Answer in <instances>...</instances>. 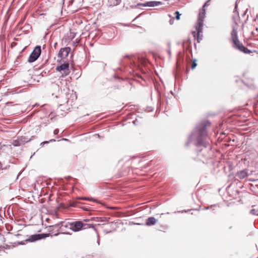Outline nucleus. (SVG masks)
<instances>
[{
    "instance_id": "nucleus-1",
    "label": "nucleus",
    "mask_w": 258,
    "mask_h": 258,
    "mask_svg": "<svg viewBox=\"0 0 258 258\" xmlns=\"http://www.w3.org/2000/svg\"><path fill=\"white\" fill-rule=\"evenodd\" d=\"M211 125L209 120H203L197 123L191 133L188 135L185 146L188 147L189 145L200 148L195 151L194 153L196 156L193 155L192 158L195 161H201L204 162L205 153L204 148H206L209 144L207 141L208 132L207 127Z\"/></svg>"
},
{
    "instance_id": "nucleus-2",
    "label": "nucleus",
    "mask_w": 258,
    "mask_h": 258,
    "mask_svg": "<svg viewBox=\"0 0 258 258\" xmlns=\"http://www.w3.org/2000/svg\"><path fill=\"white\" fill-rule=\"evenodd\" d=\"M208 6L207 2H206L202 9L200 10L198 18L197 20V24L196 26V31H192V34L193 36L197 39L198 43L200 42V41L202 39V32H203V27L204 25V20L206 15V9L205 8Z\"/></svg>"
},
{
    "instance_id": "nucleus-3",
    "label": "nucleus",
    "mask_w": 258,
    "mask_h": 258,
    "mask_svg": "<svg viewBox=\"0 0 258 258\" xmlns=\"http://www.w3.org/2000/svg\"><path fill=\"white\" fill-rule=\"evenodd\" d=\"M231 36L233 48H236L245 54H249L251 52V51L250 49L244 46L239 41L237 36V30L234 25H232V30L231 32Z\"/></svg>"
},
{
    "instance_id": "nucleus-4",
    "label": "nucleus",
    "mask_w": 258,
    "mask_h": 258,
    "mask_svg": "<svg viewBox=\"0 0 258 258\" xmlns=\"http://www.w3.org/2000/svg\"><path fill=\"white\" fill-rule=\"evenodd\" d=\"M71 230L74 232H77L82 229H87L91 227V225L83 223L81 221H76L71 222Z\"/></svg>"
},
{
    "instance_id": "nucleus-5",
    "label": "nucleus",
    "mask_w": 258,
    "mask_h": 258,
    "mask_svg": "<svg viewBox=\"0 0 258 258\" xmlns=\"http://www.w3.org/2000/svg\"><path fill=\"white\" fill-rule=\"evenodd\" d=\"M57 228V231H60L63 233H68L67 230L69 229L71 230V222H60L58 223L55 224L54 226Z\"/></svg>"
},
{
    "instance_id": "nucleus-6",
    "label": "nucleus",
    "mask_w": 258,
    "mask_h": 258,
    "mask_svg": "<svg viewBox=\"0 0 258 258\" xmlns=\"http://www.w3.org/2000/svg\"><path fill=\"white\" fill-rule=\"evenodd\" d=\"M41 52V47L40 46H36L28 58V61L29 62H33L35 61L40 56Z\"/></svg>"
},
{
    "instance_id": "nucleus-7",
    "label": "nucleus",
    "mask_w": 258,
    "mask_h": 258,
    "mask_svg": "<svg viewBox=\"0 0 258 258\" xmlns=\"http://www.w3.org/2000/svg\"><path fill=\"white\" fill-rule=\"evenodd\" d=\"M56 70L62 74L61 77L67 76L69 74V64L64 63L56 68Z\"/></svg>"
},
{
    "instance_id": "nucleus-8",
    "label": "nucleus",
    "mask_w": 258,
    "mask_h": 258,
    "mask_svg": "<svg viewBox=\"0 0 258 258\" xmlns=\"http://www.w3.org/2000/svg\"><path fill=\"white\" fill-rule=\"evenodd\" d=\"M50 234H38L31 235L28 239L26 240L27 241L33 242L37 240L45 238L49 236Z\"/></svg>"
},
{
    "instance_id": "nucleus-9",
    "label": "nucleus",
    "mask_w": 258,
    "mask_h": 258,
    "mask_svg": "<svg viewBox=\"0 0 258 258\" xmlns=\"http://www.w3.org/2000/svg\"><path fill=\"white\" fill-rule=\"evenodd\" d=\"M70 51L71 48L69 47L62 48L58 52V56L61 58H66L68 56Z\"/></svg>"
},
{
    "instance_id": "nucleus-10",
    "label": "nucleus",
    "mask_w": 258,
    "mask_h": 258,
    "mask_svg": "<svg viewBox=\"0 0 258 258\" xmlns=\"http://www.w3.org/2000/svg\"><path fill=\"white\" fill-rule=\"evenodd\" d=\"M178 73H179L180 70L181 69V68L180 67L181 61H182V62L183 63V66H182L183 70H184L185 68V69L186 68L187 63H186V61H185V62H184V58H183V55H182L181 52L178 51Z\"/></svg>"
},
{
    "instance_id": "nucleus-11",
    "label": "nucleus",
    "mask_w": 258,
    "mask_h": 258,
    "mask_svg": "<svg viewBox=\"0 0 258 258\" xmlns=\"http://www.w3.org/2000/svg\"><path fill=\"white\" fill-rule=\"evenodd\" d=\"M161 2H157V1H151L146 2L145 4H140V5L144 6V7H154L159 5H162Z\"/></svg>"
},
{
    "instance_id": "nucleus-12",
    "label": "nucleus",
    "mask_w": 258,
    "mask_h": 258,
    "mask_svg": "<svg viewBox=\"0 0 258 258\" xmlns=\"http://www.w3.org/2000/svg\"><path fill=\"white\" fill-rule=\"evenodd\" d=\"M158 220L156 219L154 217H149L146 221V225L147 226H151L155 225Z\"/></svg>"
},
{
    "instance_id": "nucleus-13",
    "label": "nucleus",
    "mask_w": 258,
    "mask_h": 258,
    "mask_svg": "<svg viewBox=\"0 0 258 258\" xmlns=\"http://www.w3.org/2000/svg\"><path fill=\"white\" fill-rule=\"evenodd\" d=\"M236 176L240 179H243L248 176L246 170H242L237 173Z\"/></svg>"
},
{
    "instance_id": "nucleus-14",
    "label": "nucleus",
    "mask_w": 258,
    "mask_h": 258,
    "mask_svg": "<svg viewBox=\"0 0 258 258\" xmlns=\"http://www.w3.org/2000/svg\"><path fill=\"white\" fill-rule=\"evenodd\" d=\"M78 199H80V200H83L89 201H93V202L97 203V200L96 199H94L92 198H86V197H79V198H78Z\"/></svg>"
},
{
    "instance_id": "nucleus-15",
    "label": "nucleus",
    "mask_w": 258,
    "mask_h": 258,
    "mask_svg": "<svg viewBox=\"0 0 258 258\" xmlns=\"http://www.w3.org/2000/svg\"><path fill=\"white\" fill-rule=\"evenodd\" d=\"M109 3L110 4V6H115L118 5L120 1L118 0H110Z\"/></svg>"
},
{
    "instance_id": "nucleus-16",
    "label": "nucleus",
    "mask_w": 258,
    "mask_h": 258,
    "mask_svg": "<svg viewBox=\"0 0 258 258\" xmlns=\"http://www.w3.org/2000/svg\"><path fill=\"white\" fill-rule=\"evenodd\" d=\"M54 225H55V224L52 225H50L48 227L49 232H52V233L54 231L57 232V228L54 226ZM58 232L59 231H58Z\"/></svg>"
},
{
    "instance_id": "nucleus-17",
    "label": "nucleus",
    "mask_w": 258,
    "mask_h": 258,
    "mask_svg": "<svg viewBox=\"0 0 258 258\" xmlns=\"http://www.w3.org/2000/svg\"><path fill=\"white\" fill-rule=\"evenodd\" d=\"M250 214L253 215L258 216V209L257 210V209H252L250 210Z\"/></svg>"
},
{
    "instance_id": "nucleus-18",
    "label": "nucleus",
    "mask_w": 258,
    "mask_h": 258,
    "mask_svg": "<svg viewBox=\"0 0 258 258\" xmlns=\"http://www.w3.org/2000/svg\"><path fill=\"white\" fill-rule=\"evenodd\" d=\"M197 66V63L196 62V60H194L191 64V68L192 70H194Z\"/></svg>"
},
{
    "instance_id": "nucleus-19",
    "label": "nucleus",
    "mask_w": 258,
    "mask_h": 258,
    "mask_svg": "<svg viewBox=\"0 0 258 258\" xmlns=\"http://www.w3.org/2000/svg\"><path fill=\"white\" fill-rule=\"evenodd\" d=\"M13 145L15 146H20V144L19 143V141L17 140H15L13 143Z\"/></svg>"
},
{
    "instance_id": "nucleus-20",
    "label": "nucleus",
    "mask_w": 258,
    "mask_h": 258,
    "mask_svg": "<svg viewBox=\"0 0 258 258\" xmlns=\"http://www.w3.org/2000/svg\"><path fill=\"white\" fill-rule=\"evenodd\" d=\"M213 206H215V205H212L210 207H209V206H208V207H204V208H203V210H208V209H210V208H211Z\"/></svg>"
},
{
    "instance_id": "nucleus-21",
    "label": "nucleus",
    "mask_w": 258,
    "mask_h": 258,
    "mask_svg": "<svg viewBox=\"0 0 258 258\" xmlns=\"http://www.w3.org/2000/svg\"><path fill=\"white\" fill-rule=\"evenodd\" d=\"M82 209L85 211H90V208L89 207H82Z\"/></svg>"
},
{
    "instance_id": "nucleus-22",
    "label": "nucleus",
    "mask_w": 258,
    "mask_h": 258,
    "mask_svg": "<svg viewBox=\"0 0 258 258\" xmlns=\"http://www.w3.org/2000/svg\"><path fill=\"white\" fill-rule=\"evenodd\" d=\"M247 11H248V9H246V10L243 12V13L242 14V17H244L246 15V13H247Z\"/></svg>"
},
{
    "instance_id": "nucleus-23",
    "label": "nucleus",
    "mask_w": 258,
    "mask_h": 258,
    "mask_svg": "<svg viewBox=\"0 0 258 258\" xmlns=\"http://www.w3.org/2000/svg\"><path fill=\"white\" fill-rule=\"evenodd\" d=\"M175 18V19H177V11H176L175 13H174V19Z\"/></svg>"
},
{
    "instance_id": "nucleus-24",
    "label": "nucleus",
    "mask_w": 258,
    "mask_h": 258,
    "mask_svg": "<svg viewBox=\"0 0 258 258\" xmlns=\"http://www.w3.org/2000/svg\"><path fill=\"white\" fill-rule=\"evenodd\" d=\"M173 21H174V19H171L169 21V23L171 25L173 24Z\"/></svg>"
},
{
    "instance_id": "nucleus-25",
    "label": "nucleus",
    "mask_w": 258,
    "mask_h": 258,
    "mask_svg": "<svg viewBox=\"0 0 258 258\" xmlns=\"http://www.w3.org/2000/svg\"><path fill=\"white\" fill-rule=\"evenodd\" d=\"M237 4H235V9L236 10L235 11H236V12H237V13L238 14V11H237Z\"/></svg>"
},
{
    "instance_id": "nucleus-26",
    "label": "nucleus",
    "mask_w": 258,
    "mask_h": 258,
    "mask_svg": "<svg viewBox=\"0 0 258 258\" xmlns=\"http://www.w3.org/2000/svg\"><path fill=\"white\" fill-rule=\"evenodd\" d=\"M191 210H197V211H199V209H190V210H188L187 211H191Z\"/></svg>"
},
{
    "instance_id": "nucleus-27",
    "label": "nucleus",
    "mask_w": 258,
    "mask_h": 258,
    "mask_svg": "<svg viewBox=\"0 0 258 258\" xmlns=\"http://www.w3.org/2000/svg\"><path fill=\"white\" fill-rule=\"evenodd\" d=\"M181 14L179 13V12H178V20L180 19V16Z\"/></svg>"
},
{
    "instance_id": "nucleus-28",
    "label": "nucleus",
    "mask_w": 258,
    "mask_h": 258,
    "mask_svg": "<svg viewBox=\"0 0 258 258\" xmlns=\"http://www.w3.org/2000/svg\"><path fill=\"white\" fill-rule=\"evenodd\" d=\"M57 132H58L57 131L55 130L54 132V134H57Z\"/></svg>"
},
{
    "instance_id": "nucleus-29",
    "label": "nucleus",
    "mask_w": 258,
    "mask_h": 258,
    "mask_svg": "<svg viewBox=\"0 0 258 258\" xmlns=\"http://www.w3.org/2000/svg\"><path fill=\"white\" fill-rule=\"evenodd\" d=\"M180 212L183 213V211H178V213H180Z\"/></svg>"
},
{
    "instance_id": "nucleus-30",
    "label": "nucleus",
    "mask_w": 258,
    "mask_h": 258,
    "mask_svg": "<svg viewBox=\"0 0 258 258\" xmlns=\"http://www.w3.org/2000/svg\"><path fill=\"white\" fill-rule=\"evenodd\" d=\"M211 0H208L206 2H207V4L209 3V2Z\"/></svg>"
},
{
    "instance_id": "nucleus-31",
    "label": "nucleus",
    "mask_w": 258,
    "mask_h": 258,
    "mask_svg": "<svg viewBox=\"0 0 258 258\" xmlns=\"http://www.w3.org/2000/svg\"><path fill=\"white\" fill-rule=\"evenodd\" d=\"M211 0H208L206 2H207V4L209 3V2Z\"/></svg>"
},
{
    "instance_id": "nucleus-32",
    "label": "nucleus",
    "mask_w": 258,
    "mask_h": 258,
    "mask_svg": "<svg viewBox=\"0 0 258 258\" xmlns=\"http://www.w3.org/2000/svg\"><path fill=\"white\" fill-rule=\"evenodd\" d=\"M73 1H74V0H71V1H70V2H71V3H72L73 2Z\"/></svg>"
},
{
    "instance_id": "nucleus-33",
    "label": "nucleus",
    "mask_w": 258,
    "mask_h": 258,
    "mask_svg": "<svg viewBox=\"0 0 258 258\" xmlns=\"http://www.w3.org/2000/svg\"><path fill=\"white\" fill-rule=\"evenodd\" d=\"M194 45H195V47H196V44L195 43H194Z\"/></svg>"
},
{
    "instance_id": "nucleus-34",
    "label": "nucleus",
    "mask_w": 258,
    "mask_h": 258,
    "mask_svg": "<svg viewBox=\"0 0 258 258\" xmlns=\"http://www.w3.org/2000/svg\"><path fill=\"white\" fill-rule=\"evenodd\" d=\"M176 66H177V61L176 62Z\"/></svg>"
},
{
    "instance_id": "nucleus-35",
    "label": "nucleus",
    "mask_w": 258,
    "mask_h": 258,
    "mask_svg": "<svg viewBox=\"0 0 258 258\" xmlns=\"http://www.w3.org/2000/svg\"><path fill=\"white\" fill-rule=\"evenodd\" d=\"M49 219L48 218H47L46 219V221H48Z\"/></svg>"
},
{
    "instance_id": "nucleus-36",
    "label": "nucleus",
    "mask_w": 258,
    "mask_h": 258,
    "mask_svg": "<svg viewBox=\"0 0 258 258\" xmlns=\"http://www.w3.org/2000/svg\"><path fill=\"white\" fill-rule=\"evenodd\" d=\"M235 25H237V23L235 22Z\"/></svg>"
}]
</instances>
